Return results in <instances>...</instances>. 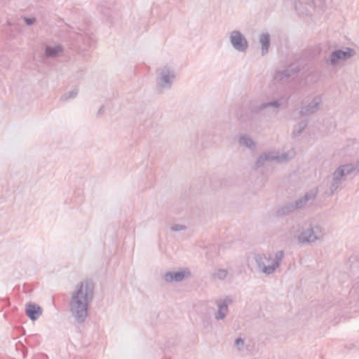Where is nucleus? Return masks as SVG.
Here are the masks:
<instances>
[{
    "instance_id": "obj_1",
    "label": "nucleus",
    "mask_w": 359,
    "mask_h": 359,
    "mask_svg": "<svg viewBox=\"0 0 359 359\" xmlns=\"http://www.w3.org/2000/svg\"><path fill=\"white\" fill-rule=\"evenodd\" d=\"M94 296V285L89 280L81 282L72 293L69 311L79 323L85 321L88 316V306Z\"/></svg>"
},
{
    "instance_id": "obj_2",
    "label": "nucleus",
    "mask_w": 359,
    "mask_h": 359,
    "mask_svg": "<svg viewBox=\"0 0 359 359\" xmlns=\"http://www.w3.org/2000/svg\"><path fill=\"white\" fill-rule=\"evenodd\" d=\"M284 257V251L278 250L273 255L256 253L254 255L253 259L256 263L257 271L269 276L274 273L280 266Z\"/></svg>"
},
{
    "instance_id": "obj_3",
    "label": "nucleus",
    "mask_w": 359,
    "mask_h": 359,
    "mask_svg": "<svg viewBox=\"0 0 359 359\" xmlns=\"http://www.w3.org/2000/svg\"><path fill=\"white\" fill-rule=\"evenodd\" d=\"M323 228L317 224H305L297 237L299 243H313L323 238Z\"/></svg>"
},
{
    "instance_id": "obj_4",
    "label": "nucleus",
    "mask_w": 359,
    "mask_h": 359,
    "mask_svg": "<svg viewBox=\"0 0 359 359\" xmlns=\"http://www.w3.org/2000/svg\"><path fill=\"white\" fill-rule=\"evenodd\" d=\"M317 195V191H311L306 193L303 197L299 198L294 202H290L276 211V215L278 217H285L289 215L296 210L304 208L307 202L310 200H314Z\"/></svg>"
},
{
    "instance_id": "obj_5",
    "label": "nucleus",
    "mask_w": 359,
    "mask_h": 359,
    "mask_svg": "<svg viewBox=\"0 0 359 359\" xmlns=\"http://www.w3.org/2000/svg\"><path fill=\"white\" fill-rule=\"evenodd\" d=\"M292 158V156H289L287 152H283L281 154L276 151H271L268 152H264L259 155L256 163L255 168H258L264 165L266 162L276 161L277 163H282L288 161Z\"/></svg>"
},
{
    "instance_id": "obj_6",
    "label": "nucleus",
    "mask_w": 359,
    "mask_h": 359,
    "mask_svg": "<svg viewBox=\"0 0 359 359\" xmlns=\"http://www.w3.org/2000/svg\"><path fill=\"white\" fill-rule=\"evenodd\" d=\"M175 77V72L170 67L168 66L163 67L160 69L156 79L157 88L161 90L163 89H170Z\"/></svg>"
},
{
    "instance_id": "obj_7",
    "label": "nucleus",
    "mask_w": 359,
    "mask_h": 359,
    "mask_svg": "<svg viewBox=\"0 0 359 359\" xmlns=\"http://www.w3.org/2000/svg\"><path fill=\"white\" fill-rule=\"evenodd\" d=\"M323 0H295L294 7L299 14H308L313 8H322L324 6Z\"/></svg>"
},
{
    "instance_id": "obj_8",
    "label": "nucleus",
    "mask_w": 359,
    "mask_h": 359,
    "mask_svg": "<svg viewBox=\"0 0 359 359\" xmlns=\"http://www.w3.org/2000/svg\"><path fill=\"white\" fill-rule=\"evenodd\" d=\"M233 303L232 299L226 296L223 298L217 299L215 301V304L217 307V311L214 313V317L217 320H223L227 316L229 309V306Z\"/></svg>"
},
{
    "instance_id": "obj_9",
    "label": "nucleus",
    "mask_w": 359,
    "mask_h": 359,
    "mask_svg": "<svg viewBox=\"0 0 359 359\" xmlns=\"http://www.w3.org/2000/svg\"><path fill=\"white\" fill-rule=\"evenodd\" d=\"M229 41L233 48L238 52H245L249 46L246 38L238 30H233L230 33Z\"/></svg>"
},
{
    "instance_id": "obj_10",
    "label": "nucleus",
    "mask_w": 359,
    "mask_h": 359,
    "mask_svg": "<svg viewBox=\"0 0 359 359\" xmlns=\"http://www.w3.org/2000/svg\"><path fill=\"white\" fill-rule=\"evenodd\" d=\"M321 102V97L319 95L315 96L311 102L308 103L300 109V115L302 116H308L316 113L319 110Z\"/></svg>"
},
{
    "instance_id": "obj_11",
    "label": "nucleus",
    "mask_w": 359,
    "mask_h": 359,
    "mask_svg": "<svg viewBox=\"0 0 359 359\" xmlns=\"http://www.w3.org/2000/svg\"><path fill=\"white\" fill-rule=\"evenodd\" d=\"M299 71L300 69L298 67H294L293 65H291L283 71H277L275 73L274 79L277 81L287 79L292 76L297 74Z\"/></svg>"
},
{
    "instance_id": "obj_12",
    "label": "nucleus",
    "mask_w": 359,
    "mask_h": 359,
    "mask_svg": "<svg viewBox=\"0 0 359 359\" xmlns=\"http://www.w3.org/2000/svg\"><path fill=\"white\" fill-rule=\"evenodd\" d=\"M26 314L32 320H35L39 318L42 313L41 308L35 304L29 303L26 306Z\"/></svg>"
},
{
    "instance_id": "obj_13",
    "label": "nucleus",
    "mask_w": 359,
    "mask_h": 359,
    "mask_svg": "<svg viewBox=\"0 0 359 359\" xmlns=\"http://www.w3.org/2000/svg\"><path fill=\"white\" fill-rule=\"evenodd\" d=\"M280 106V102L278 100L268 102H262L251 107V111L253 113L261 112L268 108L277 109Z\"/></svg>"
},
{
    "instance_id": "obj_14",
    "label": "nucleus",
    "mask_w": 359,
    "mask_h": 359,
    "mask_svg": "<svg viewBox=\"0 0 359 359\" xmlns=\"http://www.w3.org/2000/svg\"><path fill=\"white\" fill-rule=\"evenodd\" d=\"M345 178L337 170H334L332 174V182L330 187V195H333L335 191L340 187L344 182Z\"/></svg>"
},
{
    "instance_id": "obj_15",
    "label": "nucleus",
    "mask_w": 359,
    "mask_h": 359,
    "mask_svg": "<svg viewBox=\"0 0 359 359\" xmlns=\"http://www.w3.org/2000/svg\"><path fill=\"white\" fill-rule=\"evenodd\" d=\"M238 144L241 147H245L251 151L255 150L256 142L249 135L243 134L239 137Z\"/></svg>"
},
{
    "instance_id": "obj_16",
    "label": "nucleus",
    "mask_w": 359,
    "mask_h": 359,
    "mask_svg": "<svg viewBox=\"0 0 359 359\" xmlns=\"http://www.w3.org/2000/svg\"><path fill=\"white\" fill-rule=\"evenodd\" d=\"M358 163H351L340 165L336 170L340 173V175L345 177L355 172L358 170Z\"/></svg>"
},
{
    "instance_id": "obj_17",
    "label": "nucleus",
    "mask_w": 359,
    "mask_h": 359,
    "mask_svg": "<svg viewBox=\"0 0 359 359\" xmlns=\"http://www.w3.org/2000/svg\"><path fill=\"white\" fill-rule=\"evenodd\" d=\"M63 52V47L60 45L55 46H46L45 48L44 56L47 58H53L57 57Z\"/></svg>"
},
{
    "instance_id": "obj_18",
    "label": "nucleus",
    "mask_w": 359,
    "mask_h": 359,
    "mask_svg": "<svg viewBox=\"0 0 359 359\" xmlns=\"http://www.w3.org/2000/svg\"><path fill=\"white\" fill-rule=\"evenodd\" d=\"M270 34L269 33H262L259 35V42L261 43L262 55H264L269 52L270 47Z\"/></svg>"
},
{
    "instance_id": "obj_19",
    "label": "nucleus",
    "mask_w": 359,
    "mask_h": 359,
    "mask_svg": "<svg viewBox=\"0 0 359 359\" xmlns=\"http://www.w3.org/2000/svg\"><path fill=\"white\" fill-rule=\"evenodd\" d=\"M340 60H342V58L339 50H336L330 54V57L325 60V62L327 65L335 66Z\"/></svg>"
},
{
    "instance_id": "obj_20",
    "label": "nucleus",
    "mask_w": 359,
    "mask_h": 359,
    "mask_svg": "<svg viewBox=\"0 0 359 359\" xmlns=\"http://www.w3.org/2000/svg\"><path fill=\"white\" fill-rule=\"evenodd\" d=\"M308 125L307 120H302L299 122L297 125H295L293 128L292 130V136L297 137L301 135L303 130L306 128Z\"/></svg>"
},
{
    "instance_id": "obj_21",
    "label": "nucleus",
    "mask_w": 359,
    "mask_h": 359,
    "mask_svg": "<svg viewBox=\"0 0 359 359\" xmlns=\"http://www.w3.org/2000/svg\"><path fill=\"white\" fill-rule=\"evenodd\" d=\"M78 95V90L74 89L69 92H67L60 97V100L67 101L69 99L75 98Z\"/></svg>"
},
{
    "instance_id": "obj_22",
    "label": "nucleus",
    "mask_w": 359,
    "mask_h": 359,
    "mask_svg": "<svg viewBox=\"0 0 359 359\" xmlns=\"http://www.w3.org/2000/svg\"><path fill=\"white\" fill-rule=\"evenodd\" d=\"M189 274V271L186 273L184 271L173 272L174 280L175 282H180L183 280V279L186 277L187 275Z\"/></svg>"
},
{
    "instance_id": "obj_23",
    "label": "nucleus",
    "mask_w": 359,
    "mask_h": 359,
    "mask_svg": "<svg viewBox=\"0 0 359 359\" xmlns=\"http://www.w3.org/2000/svg\"><path fill=\"white\" fill-rule=\"evenodd\" d=\"M339 53L342 60H346L353 56V50L351 48H346L345 50H339Z\"/></svg>"
},
{
    "instance_id": "obj_24",
    "label": "nucleus",
    "mask_w": 359,
    "mask_h": 359,
    "mask_svg": "<svg viewBox=\"0 0 359 359\" xmlns=\"http://www.w3.org/2000/svg\"><path fill=\"white\" fill-rule=\"evenodd\" d=\"M228 275V271L226 269H218L215 273V277L219 279V280H224L226 278V277Z\"/></svg>"
},
{
    "instance_id": "obj_25",
    "label": "nucleus",
    "mask_w": 359,
    "mask_h": 359,
    "mask_svg": "<svg viewBox=\"0 0 359 359\" xmlns=\"http://www.w3.org/2000/svg\"><path fill=\"white\" fill-rule=\"evenodd\" d=\"M170 229L172 231H182L186 230L187 226L183 224H174L170 227Z\"/></svg>"
},
{
    "instance_id": "obj_26",
    "label": "nucleus",
    "mask_w": 359,
    "mask_h": 359,
    "mask_svg": "<svg viewBox=\"0 0 359 359\" xmlns=\"http://www.w3.org/2000/svg\"><path fill=\"white\" fill-rule=\"evenodd\" d=\"M164 279L168 283H171L175 281L173 277V272H168L164 276Z\"/></svg>"
},
{
    "instance_id": "obj_27",
    "label": "nucleus",
    "mask_w": 359,
    "mask_h": 359,
    "mask_svg": "<svg viewBox=\"0 0 359 359\" xmlns=\"http://www.w3.org/2000/svg\"><path fill=\"white\" fill-rule=\"evenodd\" d=\"M236 346L239 350L244 346V340L242 338H237L235 341Z\"/></svg>"
},
{
    "instance_id": "obj_28",
    "label": "nucleus",
    "mask_w": 359,
    "mask_h": 359,
    "mask_svg": "<svg viewBox=\"0 0 359 359\" xmlns=\"http://www.w3.org/2000/svg\"><path fill=\"white\" fill-rule=\"evenodd\" d=\"M23 18L27 25H32L34 24L36 22L35 18L24 17Z\"/></svg>"
},
{
    "instance_id": "obj_29",
    "label": "nucleus",
    "mask_w": 359,
    "mask_h": 359,
    "mask_svg": "<svg viewBox=\"0 0 359 359\" xmlns=\"http://www.w3.org/2000/svg\"><path fill=\"white\" fill-rule=\"evenodd\" d=\"M7 25H9V26H13V28H14V30H19V26L18 24H13L10 21H7Z\"/></svg>"
},
{
    "instance_id": "obj_30",
    "label": "nucleus",
    "mask_w": 359,
    "mask_h": 359,
    "mask_svg": "<svg viewBox=\"0 0 359 359\" xmlns=\"http://www.w3.org/2000/svg\"><path fill=\"white\" fill-rule=\"evenodd\" d=\"M103 111H104V107H103V106H102V107L100 108L99 111H98V114H101L102 113H103Z\"/></svg>"
}]
</instances>
